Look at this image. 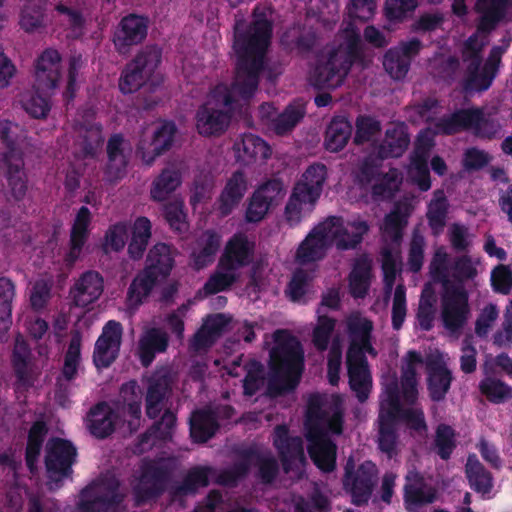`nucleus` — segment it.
<instances>
[{"instance_id": "4468645a", "label": "nucleus", "mask_w": 512, "mask_h": 512, "mask_svg": "<svg viewBox=\"0 0 512 512\" xmlns=\"http://www.w3.org/2000/svg\"><path fill=\"white\" fill-rule=\"evenodd\" d=\"M149 18L130 13L124 16L113 36V43L119 53H126L132 46L141 44L147 37Z\"/></svg>"}, {"instance_id": "4be33fe9", "label": "nucleus", "mask_w": 512, "mask_h": 512, "mask_svg": "<svg viewBox=\"0 0 512 512\" xmlns=\"http://www.w3.org/2000/svg\"><path fill=\"white\" fill-rule=\"evenodd\" d=\"M61 55L53 48L45 49L35 61V80L39 89L53 90L61 79Z\"/></svg>"}, {"instance_id": "f3484780", "label": "nucleus", "mask_w": 512, "mask_h": 512, "mask_svg": "<svg viewBox=\"0 0 512 512\" xmlns=\"http://www.w3.org/2000/svg\"><path fill=\"white\" fill-rule=\"evenodd\" d=\"M173 387V376L168 369L155 371L148 380L145 397L146 415L156 419L164 408L165 400L170 396Z\"/></svg>"}, {"instance_id": "39448f33", "label": "nucleus", "mask_w": 512, "mask_h": 512, "mask_svg": "<svg viewBox=\"0 0 512 512\" xmlns=\"http://www.w3.org/2000/svg\"><path fill=\"white\" fill-rule=\"evenodd\" d=\"M443 135H455L469 131L480 139L492 140L500 130L499 123L486 114L482 107L458 109L448 116H443L435 124Z\"/></svg>"}, {"instance_id": "423d86ee", "label": "nucleus", "mask_w": 512, "mask_h": 512, "mask_svg": "<svg viewBox=\"0 0 512 512\" xmlns=\"http://www.w3.org/2000/svg\"><path fill=\"white\" fill-rule=\"evenodd\" d=\"M124 498L120 481L113 475H106L81 490L77 509L79 512H117Z\"/></svg>"}, {"instance_id": "a211bd4d", "label": "nucleus", "mask_w": 512, "mask_h": 512, "mask_svg": "<svg viewBox=\"0 0 512 512\" xmlns=\"http://www.w3.org/2000/svg\"><path fill=\"white\" fill-rule=\"evenodd\" d=\"M173 387V376L168 369L155 371L148 380L145 397L146 415L156 419L164 408L165 400L170 396Z\"/></svg>"}, {"instance_id": "e433bc0d", "label": "nucleus", "mask_w": 512, "mask_h": 512, "mask_svg": "<svg viewBox=\"0 0 512 512\" xmlns=\"http://www.w3.org/2000/svg\"><path fill=\"white\" fill-rule=\"evenodd\" d=\"M220 236L213 230L205 231L191 253L192 265L200 270L211 264L220 248Z\"/></svg>"}, {"instance_id": "c9c22d12", "label": "nucleus", "mask_w": 512, "mask_h": 512, "mask_svg": "<svg viewBox=\"0 0 512 512\" xmlns=\"http://www.w3.org/2000/svg\"><path fill=\"white\" fill-rule=\"evenodd\" d=\"M175 264L172 247L166 243L155 244L148 252L145 268L159 279H166Z\"/></svg>"}, {"instance_id": "774afa93", "label": "nucleus", "mask_w": 512, "mask_h": 512, "mask_svg": "<svg viewBox=\"0 0 512 512\" xmlns=\"http://www.w3.org/2000/svg\"><path fill=\"white\" fill-rule=\"evenodd\" d=\"M383 65L387 73L393 79L401 80L406 77L410 69L411 62L392 48L385 53Z\"/></svg>"}, {"instance_id": "cd10ccee", "label": "nucleus", "mask_w": 512, "mask_h": 512, "mask_svg": "<svg viewBox=\"0 0 512 512\" xmlns=\"http://www.w3.org/2000/svg\"><path fill=\"white\" fill-rule=\"evenodd\" d=\"M116 413L110 405L101 401L92 406L87 414L90 433L98 439H105L115 430Z\"/></svg>"}, {"instance_id": "bf43d9fd", "label": "nucleus", "mask_w": 512, "mask_h": 512, "mask_svg": "<svg viewBox=\"0 0 512 512\" xmlns=\"http://www.w3.org/2000/svg\"><path fill=\"white\" fill-rule=\"evenodd\" d=\"M30 349L25 342H17L12 352V367L18 382L30 383Z\"/></svg>"}, {"instance_id": "0eeeda50", "label": "nucleus", "mask_w": 512, "mask_h": 512, "mask_svg": "<svg viewBox=\"0 0 512 512\" xmlns=\"http://www.w3.org/2000/svg\"><path fill=\"white\" fill-rule=\"evenodd\" d=\"M378 468L375 463L366 460L358 466L350 457L344 466L343 487L351 496V502L361 507L368 504L378 482Z\"/></svg>"}, {"instance_id": "f8f14e48", "label": "nucleus", "mask_w": 512, "mask_h": 512, "mask_svg": "<svg viewBox=\"0 0 512 512\" xmlns=\"http://www.w3.org/2000/svg\"><path fill=\"white\" fill-rule=\"evenodd\" d=\"M307 451L314 465L324 473L336 468L337 446L319 423L307 425Z\"/></svg>"}, {"instance_id": "b1692460", "label": "nucleus", "mask_w": 512, "mask_h": 512, "mask_svg": "<svg viewBox=\"0 0 512 512\" xmlns=\"http://www.w3.org/2000/svg\"><path fill=\"white\" fill-rule=\"evenodd\" d=\"M248 190V180L242 170L234 171L227 179L216 205L217 211L222 217L229 216L240 204Z\"/></svg>"}, {"instance_id": "a18cd8bd", "label": "nucleus", "mask_w": 512, "mask_h": 512, "mask_svg": "<svg viewBox=\"0 0 512 512\" xmlns=\"http://www.w3.org/2000/svg\"><path fill=\"white\" fill-rule=\"evenodd\" d=\"M352 134V125L344 116L334 117L325 133V147L328 151L339 152L348 143Z\"/></svg>"}, {"instance_id": "473e14b6", "label": "nucleus", "mask_w": 512, "mask_h": 512, "mask_svg": "<svg viewBox=\"0 0 512 512\" xmlns=\"http://www.w3.org/2000/svg\"><path fill=\"white\" fill-rule=\"evenodd\" d=\"M104 143L103 128L100 123H84L78 131L77 146L85 159L97 157Z\"/></svg>"}, {"instance_id": "7c9ffc66", "label": "nucleus", "mask_w": 512, "mask_h": 512, "mask_svg": "<svg viewBox=\"0 0 512 512\" xmlns=\"http://www.w3.org/2000/svg\"><path fill=\"white\" fill-rule=\"evenodd\" d=\"M326 179L327 167L323 163H313L307 167L295 187L308 196L309 204L313 205L320 198Z\"/></svg>"}, {"instance_id": "a19ab883", "label": "nucleus", "mask_w": 512, "mask_h": 512, "mask_svg": "<svg viewBox=\"0 0 512 512\" xmlns=\"http://www.w3.org/2000/svg\"><path fill=\"white\" fill-rule=\"evenodd\" d=\"M182 183L181 171L174 167H166L153 180L150 197L153 201H165Z\"/></svg>"}, {"instance_id": "338daca9", "label": "nucleus", "mask_w": 512, "mask_h": 512, "mask_svg": "<svg viewBox=\"0 0 512 512\" xmlns=\"http://www.w3.org/2000/svg\"><path fill=\"white\" fill-rule=\"evenodd\" d=\"M385 398L381 401L379 416L386 418H399L402 411L400 401V389L396 380L390 382L385 387Z\"/></svg>"}, {"instance_id": "1a4fd4ad", "label": "nucleus", "mask_w": 512, "mask_h": 512, "mask_svg": "<svg viewBox=\"0 0 512 512\" xmlns=\"http://www.w3.org/2000/svg\"><path fill=\"white\" fill-rule=\"evenodd\" d=\"M471 313L469 294L462 284L443 281L441 295V320L446 330L460 332L468 322Z\"/></svg>"}, {"instance_id": "13d9d810", "label": "nucleus", "mask_w": 512, "mask_h": 512, "mask_svg": "<svg viewBox=\"0 0 512 512\" xmlns=\"http://www.w3.org/2000/svg\"><path fill=\"white\" fill-rule=\"evenodd\" d=\"M479 390L493 404H502L512 399V387L492 377L481 380Z\"/></svg>"}, {"instance_id": "5fc2aeb1", "label": "nucleus", "mask_w": 512, "mask_h": 512, "mask_svg": "<svg viewBox=\"0 0 512 512\" xmlns=\"http://www.w3.org/2000/svg\"><path fill=\"white\" fill-rule=\"evenodd\" d=\"M177 417L170 409H166L159 420H156L151 427L141 435V443H147L150 438L160 441H168L173 437Z\"/></svg>"}, {"instance_id": "2eb2a0df", "label": "nucleus", "mask_w": 512, "mask_h": 512, "mask_svg": "<svg viewBox=\"0 0 512 512\" xmlns=\"http://www.w3.org/2000/svg\"><path fill=\"white\" fill-rule=\"evenodd\" d=\"M403 499L407 512H417L418 508L433 504L438 499V490L429 484L418 471H409L405 477Z\"/></svg>"}, {"instance_id": "e2e57ef3", "label": "nucleus", "mask_w": 512, "mask_h": 512, "mask_svg": "<svg viewBox=\"0 0 512 512\" xmlns=\"http://www.w3.org/2000/svg\"><path fill=\"white\" fill-rule=\"evenodd\" d=\"M337 54L340 60H345V65L351 69L354 63H362L364 61V51L360 34L352 30L346 39V49L344 51L332 50Z\"/></svg>"}, {"instance_id": "7ed1b4c3", "label": "nucleus", "mask_w": 512, "mask_h": 512, "mask_svg": "<svg viewBox=\"0 0 512 512\" xmlns=\"http://www.w3.org/2000/svg\"><path fill=\"white\" fill-rule=\"evenodd\" d=\"M273 339L267 390L271 396H281L299 385L304 371V350L299 339L287 330H276Z\"/></svg>"}, {"instance_id": "052dcab7", "label": "nucleus", "mask_w": 512, "mask_h": 512, "mask_svg": "<svg viewBox=\"0 0 512 512\" xmlns=\"http://www.w3.org/2000/svg\"><path fill=\"white\" fill-rule=\"evenodd\" d=\"M81 361V338L75 335L71 338L61 369V376L68 382L73 381L78 375V368Z\"/></svg>"}, {"instance_id": "c756f323", "label": "nucleus", "mask_w": 512, "mask_h": 512, "mask_svg": "<svg viewBox=\"0 0 512 512\" xmlns=\"http://www.w3.org/2000/svg\"><path fill=\"white\" fill-rule=\"evenodd\" d=\"M190 437L194 443H206L220 428L212 409H199L191 414L189 421Z\"/></svg>"}, {"instance_id": "2f4dec72", "label": "nucleus", "mask_w": 512, "mask_h": 512, "mask_svg": "<svg viewBox=\"0 0 512 512\" xmlns=\"http://www.w3.org/2000/svg\"><path fill=\"white\" fill-rule=\"evenodd\" d=\"M423 362L422 356L415 350L408 351L406 364L401 371V393L403 400L408 405H414L418 399V380L416 365Z\"/></svg>"}, {"instance_id": "72a5a7b5", "label": "nucleus", "mask_w": 512, "mask_h": 512, "mask_svg": "<svg viewBox=\"0 0 512 512\" xmlns=\"http://www.w3.org/2000/svg\"><path fill=\"white\" fill-rule=\"evenodd\" d=\"M216 469L209 465H195L191 467L181 483L174 488V495L187 496L197 493L199 488L207 487L210 478L215 476Z\"/></svg>"}, {"instance_id": "ea45409f", "label": "nucleus", "mask_w": 512, "mask_h": 512, "mask_svg": "<svg viewBox=\"0 0 512 512\" xmlns=\"http://www.w3.org/2000/svg\"><path fill=\"white\" fill-rule=\"evenodd\" d=\"M238 157L250 163L256 159L267 160L271 156V148L261 137L252 133L243 134L234 144Z\"/></svg>"}, {"instance_id": "20e7f679", "label": "nucleus", "mask_w": 512, "mask_h": 512, "mask_svg": "<svg viewBox=\"0 0 512 512\" xmlns=\"http://www.w3.org/2000/svg\"><path fill=\"white\" fill-rule=\"evenodd\" d=\"M383 160L377 153L370 154L359 161L352 172L355 186L374 202L391 199L398 189L397 170L382 171Z\"/></svg>"}, {"instance_id": "ddd939ff", "label": "nucleus", "mask_w": 512, "mask_h": 512, "mask_svg": "<svg viewBox=\"0 0 512 512\" xmlns=\"http://www.w3.org/2000/svg\"><path fill=\"white\" fill-rule=\"evenodd\" d=\"M123 336V326L116 320H109L95 342L93 363L97 369L110 367L118 358Z\"/></svg>"}, {"instance_id": "603ef678", "label": "nucleus", "mask_w": 512, "mask_h": 512, "mask_svg": "<svg viewBox=\"0 0 512 512\" xmlns=\"http://www.w3.org/2000/svg\"><path fill=\"white\" fill-rule=\"evenodd\" d=\"M372 330L373 323L371 320L360 316L350 317L347 321V332L350 337V345L347 353H350V355L361 354V352L358 351L360 350L358 346L371 340Z\"/></svg>"}, {"instance_id": "3c124183", "label": "nucleus", "mask_w": 512, "mask_h": 512, "mask_svg": "<svg viewBox=\"0 0 512 512\" xmlns=\"http://www.w3.org/2000/svg\"><path fill=\"white\" fill-rule=\"evenodd\" d=\"M48 433L47 424L43 420H37L31 425L25 448V462L27 468L32 472L39 459L45 437Z\"/></svg>"}, {"instance_id": "dca6fc26", "label": "nucleus", "mask_w": 512, "mask_h": 512, "mask_svg": "<svg viewBox=\"0 0 512 512\" xmlns=\"http://www.w3.org/2000/svg\"><path fill=\"white\" fill-rule=\"evenodd\" d=\"M131 144L121 133L112 134L106 144L107 162L104 175L108 182L114 183L125 177Z\"/></svg>"}, {"instance_id": "c85d7f7f", "label": "nucleus", "mask_w": 512, "mask_h": 512, "mask_svg": "<svg viewBox=\"0 0 512 512\" xmlns=\"http://www.w3.org/2000/svg\"><path fill=\"white\" fill-rule=\"evenodd\" d=\"M169 343L168 334L158 327L148 328L140 337L138 343V355L141 364L148 367L152 364L157 353L167 350Z\"/></svg>"}, {"instance_id": "09e8293b", "label": "nucleus", "mask_w": 512, "mask_h": 512, "mask_svg": "<svg viewBox=\"0 0 512 512\" xmlns=\"http://www.w3.org/2000/svg\"><path fill=\"white\" fill-rule=\"evenodd\" d=\"M386 139L379 145L377 154L382 159L402 156L409 145V136L403 126H394L386 130Z\"/></svg>"}, {"instance_id": "bb28decb", "label": "nucleus", "mask_w": 512, "mask_h": 512, "mask_svg": "<svg viewBox=\"0 0 512 512\" xmlns=\"http://www.w3.org/2000/svg\"><path fill=\"white\" fill-rule=\"evenodd\" d=\"M104 289L103 277L96 271H86L71 288L70 294L76 306L85 308L95 302Z\"/></svg>"}, {"instance_id": "5701e85b", "label": "nucleus", "mask_w": 512, "mask_h": 512, "mask_svg": "<svg viewBox=\"0 0 512 512\" xmlns=\"http://www.w3.org/2000/svg\"><path fill=\"white\" fill-rule=\"evenodd\" d=\"M344 63L345 60H340L331 51L325 61L317 63L312 76L313 85L321 89L339 87L350 71Z\"/></svg>"}, {"instance_id": "58836bf2", "label": "nucleus", "mask_w": 512, "mask_h": 512, "mask_svg": "<svg viewBox=\"0 0 512 512\" xmlns=\"http://www.w3.org/2000/svg\"><path fill=\"white\" fill-rule=\"evenodd\" d=\"M432 146L433 143L431 139L419 137L416 141L413 156L411 157V163L417 172L416 183L418 188L423 192L431 188L428 158Z\"/></svg>"}, {"instance_id": "8fccbe9b", "label": "nucleus", "mask_w": 512, "mask_h": 512, "mask_svg": "<svg viewBox=\"0 0 512 512\" xmlns=\"http://www.w3.org/2000/svg\"><path fill=\"white\" fill-rule=\"evenodd\" d=\"M453 376L444 365L431 367L428 371L427 390L433 402H441L450 390Z\"/></svg>"}, {"instance_id": "412c9836", "label": "nucleus", "mask_w": 512, "mask_h": 512, "mask_svg": "<svg viewBox=\"0 0 512 512\" xmlns=\"http://www.w3.org/2000/svg\"><path fill=\"white\" fill-rule=\"evenodd\" d=\"M346 366L351 390L360 403L366 402L372 389V376L366 356L346 353Z\"/></svg>"}, {"instance_id": "0e129e2a", "label": "nucleus", "mask_w": 512, "mask_h": 512, "mask_svg": "<svg viewBox=\"0 0 512 512\" xmlns=\"http://www.w3.org/2000/svg\"><path fill=\"white\" fill-rule=\"evenodd\" d=\"M243 456L246 460H249L253 456L257 457L258 478L261 483L268 485L275 481L279 473V464L274 457H264L258 454L254 449L246 450Z\"/></svg>"}, {"instance_id": "680f3d73", "label": "nucleus", "mask_w": 512, "mask_h": 512, "mask_svg": "<svg viewBox=\"0 0 512 512\" xmlns=\"http://www.w3.org/2000/svg\"><path fill=\"white\" fill-rule=\"evenodd\" d=\"M350 291L355 298H364L370 286V266L366 262H357L349 277Z\"/></svg>"}, {"instance_id": "6e6d98bb", "label": "nucleus", "mask_w": 512, "mask_h": 512, "mask_svg": "<svg viewBox=\"0 0 512 512\" xmlns=\"http://www.w3.org/2000/svg\"><path fill=\"white\" fill-rule=\"evenodd\" d=\"M433 445L440 459L449 460L457 446L455 430L448 424H439L436 427Z\"/></svg>"}, {"instance_id": "393cba45", "label": "nucleus", "mask_w": 512, "mask_h": 512, "mask_svg": "<svg viewBox=\"0 0 512 512\" xmlns=\"http://www.w3.org/2000/svg\"><path fill=\"white\" fill-rule=\"evenodd\" d=\"M273 445L278 451L285 472L292 464L304 458L303 440L300 436H291L286 425H277L274 429Z\"/></svg>"}, {"instance_id": "37998d69", "label": "nucleus", "mask_w": 512, "mask_h": 512, "mask_svg": "<svg viewBox=\"0 0 512 512\" xmlns=\"http://www.w3.org/2000/svg\"><path fill=\"white\" fill-rule=\"evenodd\" d=\"M449 203L443 190L437 189L428 204L426 217L434 236L440 235L447 223Z\"/></svg>"}, {"instance_id": "69168bd1", "label": "nucleus", "mask_w": 512, "mask_h": 512, "mask_svg": "<svg viewBox=\"0 0 512 512\" xmlns=\"http://www.w3.org/2000/svg\"><path fill=\"white\" fill-rule=\"evenodd\" d=\"M308 282L307 272L301 269L296 270L285 289V294L289 300L298 304H306L308 302Z\"/></svg>"}, {"instance_id": "4c0bfd02", "label": "nucleus", "mask_w": 512, "mask_h": 512, "mask_svg": "<svg viewBox=\"0 0 512 512\" xmlns=\"http://www.w3.org/2000/svg\"><path fill=\"white\" fill-rule=\"evenodd\" d=\"M510 0H478L477 8L481 13L477 30L481 33H490L504 18Z\"/></svg>"}, {"instance_id": "aec40b11", "label": "nucleus", "mask_w": 512, "mask_h": 512, "mask_svg": "<svg viewBox=\"0 0 512 512\" xmlns=\"http://www.w3.org/2000/svg\"><path fill=\"white\" fill-rule=\"evenodd\" d=\"M231 114L223 109L216 108L212 102L201 104L195 113V127L204 137L222 135L229 127Z\"/></svg>"}, {"instance_id": "79ce46f5", "label": "nucleus", "mask_w": 512, "mask_h": 512, "mask_svg": "<svg viewBox=\"0 0 512 512\" xmlns=\"http://www.w3.org/2000/svg\"><path fill=\"white\" fill-rule=\"evenodd\" d=\"M306 114L305 104L301 101H294L272 119L270 128L278 136L290 133Z\"/></svg>"}, {"instance_id": "4d7b16f0", "label": "nucleus", "mask_w": 512, "mask_h": 512, "mask_svg": "<svg viewBox=\"0 0 512 512\" xmlns=\"http://www.w3.org/2000/svg\"><path fill=\"white\" fill-rule=\"evenodd\" d=\"M239 274L234 270H225L217 264L216 270L209 276L203 286L206 295H214L229 290L238 280Z\"/></svg>"}, {"instance_id": "6e6552de", "label": "nucleus", "mask_w": 512, "mask_h": 512, "mask_svg": "<svg viewBox=\"0 0 512 512\" xmlns=\"http://www.w3.org/2000/svg\"><path fill=\"white\" fill-rule=\"evenodd\" d=\"M162 59V51L155 45L146 46L126 64L119 79V89L123 94L139 90L150 80Z\"/></svg>"}, {"instance_id": "6ab92c4d", "label": "nucleus", "mask_w": 512, "mask_h": 512, "mask_svg": "<svg viewBox=\"0 0 512 512\" xmlns=\"http://www.w3.org/2000/svg\"><path fill=\"white\" fill-rule=\"evenodd\" d=\"M254 251L255 244L245 234L236 233L227 241L219 258V267L237 272L251 264Z\"/></svg>"}, {"instance_id": "864d4df0", "label": "nucleus", "mask_w": 512, "mask_h": 512, "mask_svg": "<svg viewBox=\"0 0 512 512\" xmlns=\"http://www.w3.org/2000/svg\"><path fill=\"white\" fill-rule=\"evenodd\" d=\"M399 418H386L378 416L379 421V437L378 447L387 455L389 459H392L397 455V430L396 425Z\"/></svg>"}, {"instance_id": "c03bdc74", "label": "nucleus", "mask_w": 512, "mask_h": 512, "mask_svg": "<svg viewBox=\"0 0 512 512\" xmlns=\"http://www.w3.org/2000/svg\"><path fill=\"white\" fill-rule=\"evenodd\" d=\"M160 279L145 267L133 278L127 290L130 305L139 306L151 294Z\"/></svg>"}, {"instance_id": "9b49d317", "label": "nucleus", "mask_w": 512, "mask_h": 512, "mask_svg": "<svg viewBox=\"0 0 512 512\" xmlns=\"http://www.w3.org/2000/svg\"><path fill=\"white\" fill-rule=\"evenodd\" d=\"M76 457L77 449L71 441L59 437L51 438L48 441L44 463L51 485L54 484L56 488L60 487L62 480L72 474V466L76 462Z\"/></svg>"}, {"instance_id": "f704fd0d", "label": "nucleus", "mask_w": 512, "mask_h": 512, "mask_svg": "<svg viewBox=\"0 0 512 512\" xmlns=\"http://www.w3.org/2000/svg\"><path fill=\"white\" fill-rule=\"evenodd\" d=\"M178 132L177 126L173 121L165 120L157 127L153 133L151 141L152 152L143 153V162L150 166L155 159L170 150L173 146L176 133Z\"/></svg>"}, {"instance_id": "49530a36", "label": "nucleus", "mask_w": 512, "mask_h": 512, "mask_svg": "<svg viewBox=\"0 0 512 512\" xmlns=\"http://www.w3.org/2000/svg\"><path fill=\"white\" fill-rule=\"evenodd\" d=\"M465 473L470 488L482 495L489 494L493 488V476L476 458L470 455L465 465Z\"/></svg>"}, {"instance_id": "f257e3e1", "label": "nucleus", "mask_w": 512, "mask_h": 512, "mask_svg": "<svg viewBox=\"0 0 512 512\" xmlns=\"http://www.w3.org/2000/svg\"><path fill=\"white\" fill-rule=\"evenodd\" d=\"M272 35L273 21L259 7L254 9L253 20L245 30H235V74L230 86L224 88L222 97V103L228 109L234 110L239 100L248 102L255 95Z\"/></svg>"}, {"instance_id": "de8ad7c7", "label": "nucleus", "mask_w": 512, "mask_h": 512, "mask_svg": "<svg viewBox=\"0 0 512 512\" xmlns=\"http://www.w3.org/2000/svg\"><path fill=\"white\" fill-rule=\"evenodd\" d=\"M151 230L152 225L147 217L140 216L135 219L128 244V254L131 259L139 260L143 257L152 235Z\"/></svg>"}, {"instance_id": "f03ea898", "label": "nucleus", "mask_w": 512, "mask_h": 512, "mask_svg": "<svg viewBox=\"0 0 512 512\" xmlns=\"http://www.w3.org/2000/svg\"><path fill=\"white\" fill-rule=\"evenodd\" d=\"M369 229L366 220L355 219L345 223L341 216H329L300 243L295 255L296 261L301 265L320 261L332 244L339 251L354 250L362 243Z\"/></svg>"}, {"instance_id": "9d476101", "label": "nucleus", "mask_w": 512, "mask_h": 512, "mask_svg": "<svg viewBox=\"0 0 512 512\" xmlns=\"http://www.w3.org/2000/svg\"><path fill=\"white\" fill-rule=\"evenodd\" d=\"M171 480V470L160 461L142 463L137 484L133 487L136 505L145 504L161 497Z\"/></svg>"}, {"instance_id": "a878e982", "label": "nucleus", "mask_w": 512, "mask_h": 512, "mask_svg": "<svg viewBox=\"0 0 512 512\" xmlns=\"http://www.w3.org/2000/svg\"><path fill=\"white\" fill-rule=\"evenodd\" d=\"M4 177L7 182L8 193L14 201H22L28 191V175L25 169L23 156H6L1 160Z\"/></svg>"}]
</instances>
